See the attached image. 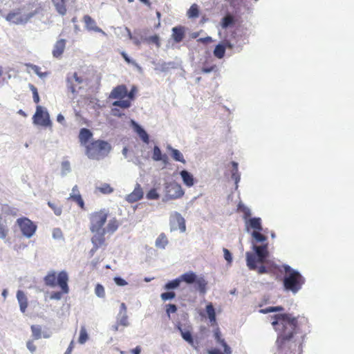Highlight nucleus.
Masks as SVG:
<instances>
[{
	"label": "nucleus",
	"instance_id": "nucleus-56",
	"mask_svg": "<svg viewBox=\"0 0 354 354\" xmlns=\"http://www.w3.org/2000/svg\"><path fill=\"white\" fill-rule=\"evenodd\" d=\"M48 205L50 207H51V209H53L55 215L59 216L62 214V209L59 207H57L54 203L48 202Z\"/></svg>",
	"mask_w": 354,
	"mask_h": 354
},
{
	"label": "nucleus",
	"instance_id": "nucleus-42",
	"mask_svg": "<svg viewBox=\"0 0 354 354\" xmlns=\"http://www.w3.org/2000/svg\"><path fill=\"white\" fill-rule=\"evenodd\" d=\"M198 13L199 10L198 6L196 4H193L187 11V16L189 18H196L198 16Z\"/></svg>",
	"mask_w": 354,
	"mask_h": 354
},
{
	"label": "nucleus",
	"instance_id": "nucleus-48",
	"mask_svg": "<svg viewBox=\"0 0 354 354\" xmlns=\"http://www.w3.org/2000/svg\"><path fill=\"white\" fill-rule=\"evenodd\" d=\"M95 294L100 298H104L105 296V291L103 286L97 283L95 288Z\"/></svg>",
	"mask_w": 354,
	"mask_h": 354
},
{
	"label": "nucleus",
	"instance_id": "nucleus-23",
	"mask_svg": "<svg viewBox=\"0 0 354 354\" xmlns=\"http://www.w3.org/2000/svg\"><path fill=\"white\" fill-rule=\"evenodd\" d=\"M198 276L193 272H185L179 277L181 282H185L187 284H193L197 280Z\"/></svg>",
	"mask_w": 354,
	"mask_h": 354
},
{
	"label": "nucleus",
	"instance_id": "nucleus-20",
	"mask_svg": "<svg viewBox=\"0 0 354 354\" xmlns=\"http://www.w3.org/2000/svg\"><path fill=\"white\" fill-rule=\"evenodd\" d=\"M180 175L182 178L183 183L190 187L194 185V178L193 175L186 169L180 171Z\"/></svg>",
	"mask_w": 354,
	"mask_h": 354
},
{
	"label": "nucleus",
	"instance_id": "nucleus-4",
	"mask_svg": "<svg viewBox=\"0 0 354 354\" xmlns=\"http://www.w3.org/2000/svg\"><path fill=\"white\" fill-rule=\"evenodd\" d=\"M252 250L254 254L247 252L246 264L250 270H254L257 269V263H263L268 258L269 252L268 250V244H263L261 246L252 243Z\"/></svg>",
	"mask_w": 354,
	"mask_h": 354
},
{
	"label": "nucleus",
	"instance_id": "nucleus-45",
	"mask_svg": "<svg viewBox=\"0 0 354 354\" xmlns=\"http://www.w3.org/2000/svg\"><path fill=\"white\" fill-rule=\"evenodd\" d=\"M127 319L128 317L127 314H118L117 316V322L123 326H128L129 324Z\"/></svg>",
	"mask_w": 354,
	"mask_h": 354
},
{
	"label": "nucleus",
	"instance_id": "nucleus-34",
	"mask_svg": "<svg viewBox=\"0 0 354 354\" xmlns=\"http://www.w3.org/2000/svg\"><path fill=\"white\" fill-rule=\"evenodd\" d=\"M206 313L211 323L216 322V312L212 303L206 306Z\"/></svg>",
	"mask_w": 354,
	"mask_h": 354
},
{
	"label": "nucleus",
	"instance_id": "nucleus-60",
	"mask_svg": "<svg viewBox=\"0 0 354 354\" xmlns=\"http://www.w3.org/2000/svg\"><path fill=\"white\" fill-rule=\"evenodd\" d=\"M62 292H53L50 296V299L60 300L62 299Z\"/></svg>",
	"mask_w": 354,
	"mask_h": 354
},
{
	"label": "nucleus",
	"instance_id": "nucleus-21",
	"mask_svg": "<svg viewBox=\"0 0 354 354\" xmlns=\"http://www.w3.org/2000/svg\"><path fill=\"white\" fill-rule=\"evenodd\" d=\"M172 38L176 42H180L185 37V28L183 26H176L172 28Z\"/></svg>",
	"mask_w": 354,
	"mask_h": 354
},
{
	"label": "nucleus",
	"instance_id": "nucleus-64",
	"mask_svg": "<svg viewBox=\"0 0 354 354\" xmlns=\"http://www.w3.org/2000/svg\"><path fill=\"white\" fill-rule=\"evenodd\" d=\"M207 354H225L224 352L222 353L219 349L218 348H213L211 350H209L207 351Z\"/></svg>",
	"mask_w": 354,
	"mask_h": 354
},
{
	"label": "nucleus",
	"instance_id": "nucleus-37",
	"mask_svg": "<svg viewBox=\"0 0 354 354\" xmlns=\"http://www.w3.org/2000/svg\"><path fill=\"white\" fill-rule=\"evenodd\" d=\"M213 53L216 57L222 59L224 57L225 53V46L222 43L217 44Z\"/></svg>",
	"mask_w": 354,
	"mask_h": 354
},
{
	"label": "nucleus",
	"instance_id": "nucleus-46",
	"mask_svg": "<svg viewBox=\"0 0 354 354\" xmlns=\"http://www.w3.org/2000/svg\"><path fill=\"white\" fill-rule=\"evenodd\" d=\"M176 297V293L173 291L167 290V292H162L160 295V298L163 301H168L174 299Z\"/></svg>",
	"mask_w": 354,
	"mask_h": 354
},
{
	"label": "nucleus",
	"instance_id": "nucleus-29",
	"mask_svg": "<svg viewBox=\"0 0 354 354\" xmlns=\"http://www.w3.org/2000/svg\"><path fill=\"white\" fill-rule=\"evenodd\" d=\"M119 224L118 221L113 218L109 220V223L106 227H104L105 233L113 234L114 233L118 228Z\"/></svg>",
	"mask_w": 354,
	"mask_h": 354
},
{
	"label": "nucleus",
	"instance_id": "nucleus-47",
	"mask_svg": "<svg viewBox=\"0 0 354 354\" xmlns=\"http://www.w3.org/2000/svg\"><path fill=\"white\" fill-rule=\"evenodd\" d=\"M146 197L149 200H157L160 198V195L157 192L156 188H153L147 193Z\"/></svg>",
	"mask_w": 354,
	"mask_h": 354
},
{
	"label": "nucleus",
	"instance_id": "nucleus-55",
	"mask_svg": "<svg viewBox=\"0 0 354 354\" xmlns=\"http://www.w3.org/2000/svg\"><path fill=\"white\" fill-rule=\"evenodd\" d=\"M239 209H242L244 212V218L246 219L248 217L251 216V211L249 208L245 207L243 204L239 205Z\"/></svg>",
	"mask_w": 354,
	"mask_h": 354
},
{
	"label": "nucleus",
	"instance_id": "nucleus-52",
	"mask_svg": "<svg viewBox=\"0 0 354 354\" xmlns=\"http://www.w3.org/2000/svg\"><path fill=\"white\" fill-rule=\"evenodd\" d=\"M145 40L147 42H149V43L155 44L157 47H160V41H159V37L158 35H153V36H150V37L146 38Z\"/></svg>",
	"mask_w": 354,
	"mask_h": 354
},
{
	"label": "nucleus",
	"instance_id": "nucleus-62",
	"mask_svg": "<svg viewBox=\"0 0 354 354\" xmlns=\"http://www.w3.org/2000/svg\"><path fill=\"white\" fill-rule=\"evenodd\" d=\"M111 113L112 115L119 118H121L124 115V113H122L117 108H112L111 110Z\"/></svg>",
	"mask_w": 354,
	"mask_h": 354
},
{
	"label": "nucleus",
	"instance_id": "nucleus-53",
	"mask_svg": "<svg viewBox=\"0 0 354 354\" xmlns=\"http://www.w3.org/2000/svg\"><path fill=\"white\" fill-rule=\"evenodd\" d=\"M223 251L224 259L226 260L227 263L230 264L232 262V253L230 252V251L229 250H227V248H223Z\"/></svg>",
	"mask_w": 354,
	"mask_h": 354
},
{
	"label": "nucleus",
	"instance_id": "nucleus-33",
	"mask_svg": "<svg viewBox=\"0 0 354 354\" xmlns=\"http://www.w3.org/2000/svg\"><path fill=\"white\" fill-rule=\"evenodd\" d=\"M181 283V281L179 279V277L173 279L171 281H169L167 283H165L164 288L166 290H171L177 289Z\"/></svg>",
	"mask_w": 354,
	"mask_h": 354
},
{
	"label": "nucleus",
	"instance_id": "nucleus-8",
	"mask_svg": "<svg viewBox=\"0 0 354 354\" xmlns=\"http://www.w3.org/2000/svg\"><path fill=\"white\" fill-rule=\"evenodd\" d=\"M84 68H80L78 71L68 73L66 80L68 88H75L79 84L86 83L89 80L88 76H84Z\"/></svg>",
	"mask_w": 354,
	"mask_h": 354
},
{
	"label": "nucleus",
	"instance_id": "nucleus-14",
	"mask_svg": "<svg viewBox=\"0 0 354 354\" xmlns=\"http://www.w3.org/2000/svg\"><path fill=\"white\" fill-rule=\"evenodd\" d=\"M214 336L217 344L223 347L224 353L225 354H232V349L226 343L225 340L222 338L221 333L219 328H216L214 331Z\"/></svg>",
	"mask_w": 354,
	"mask_h": 354
},
{
	"label": "nucleus",
	"instance_id": "nucleus-7",
	"mask_svg": "<svg viewBox=\"0 0 354 354\" xmlns=\"http://www.w3.org/2000/svg\"><path fill=\"white\" fill-rule=\"evenodd\" d=\"M32 120L35 124L42 127H50L52 124L48 112L46 109L41 106H37Z\"/></svg>",
	"mask_w": 354,
	"mask_h": 354
},
{
	"label": "nucleus",
	"instance_id": "nucleus-51",
	"mask_svg": "<svg viewBox=\"0 0 354 354\" xmlns=\"http://www.w3.org/2000/svg\"><path fill=\"white\" fill-rule=\"evenodd\" d=\"M177 310V306L174 304H169L166 305V313L169 317H170L171 313H175Z\"/></svg>",
	"mask_w": 354,
	"mask_h": 354
},
{
	"label": "nucleus",
	"instance_id": "nucleus-58",
	"mask_svg": "<svg viewBox=\"0 0 354 354\" xmlns=\"http://www.w3.org/2000/svg\"><path fill=\"white\" fill-rule=\"evenodd\" d=\"M115 283L119 286H124L127 284V282L121 277H115L113 279Z\"/></svg>",
	"mask_w": 354,
	"mask_h": 354
},
{
	"label": "nucleus",
	"instance_id": "nucleus-24",
	"mask_svg": "<svg viewBox=\"0 0 354 354\" xmlns=\"http://www.w3.org/2000/svg\"><path fill=\"white\" fill-rule=\"evenodd\" d=\"M168 151H171V158L178 162L185 163L183 153L178 149L173 148L171 145H168L167 147Z\"/></svg>",
	"mask_w": 354,
	"mask_h": 354
},
{
	"label": "nucleus",
	"instance_id": "nucleus-2",
	"mask_svg": "<svg viewBox=\"0 0 354 354\" xmlns=\"http://www.w3.org/2000/svg\"><path fill=\"white\" fill-rule=\"evenodd\" d=\"M283 268L286 272L283 279L284 290L296 294L301 288L305 279L297 270L292 269L290 266L283 265Z\"/></svg>",
	"mask_w": 354,
	"mask_h": 354
},
{
	"label": "nucleus",
	"instance_id": "nucleus-17",
	"mask_svg": "<svg viewBox=\"0 0 354 354\" xmlns=\"http://www.w3.org/2000/svg\"><path fill=\"white\" fill-rule=\"evenodd\" d=\"M84 21L88 30H93L96 32H101L104 35H106V33L96 26L95 21L90 16L85 15L84 17Z\"/></svg>",
	"mask_w": 354,
	"mask_h": 354
},
{
	"label": "nucleus",
	"instance_id": "nucleus-61",
	"mask_svg": "<svg viewBox=\"0 0 354 354\" xmlns=\"http://www.w3.org/2000/svg\"><path fill=\"white\" fill-rule=\"evenodd\" d=\"M53 237L55 239H59L62 237V231L59 228H55L53 232Z\"/></svg>",
	"mask_w": 354,
	"mask_h": 354
},
{
	"label": "nucleus",
	"instance_id": "nucleus-3",
	"mask_svg": "<svg viewBox=\"0 0 354 354\" xmlns=\"http://www.w3.org/2000/svg\"><path fill=\"white\" fill-rule=\"evenodd\" d=\"M111 149L112 147L107 141L97 140L86 146V154L90 159L100 160L108 156Z\"/></svg>",
	"mask_w": 354,
	"mask_h": 354
},
{
	"label": "nucleus",
	"instance_id": "nucleus-12",
	"mask_svg": "<svg viewBox=\"0 0 354 354\" xmlns=\"http://www.w3.org/2000/svg\"><path fill=\"white\" fill-rule=\"evenodd\" d=\"M68 276L66 271H61L57 277L56 285H58L63 293L67 294L69 292L68 286Z\"/></svg>",
	"mask_w": 354,
	"mask_h": 354
},
{
	"label": "nucleus",
	"instance_id": "nucleus-63",
	"mask_svg": "<svg viewBox=\"0 0 354 354\" xmlns=\"http://www.w3.org/2000/svg\"><path fill=\"white\" fill-rule=\"evenodd\" d=\"M167 62H163L161 64H158L159 69L161 71H166L167 70H168L169 68V66H167Z\"/></svg>",
	"mask_w": 354,
	"mask_h": 354
},
{
	"label": "nucleus",
	"instance_id": "nucleus-43",
	"mask_svg": "<svg viewBox=\"0 0 354 354\" xmlns=\"http://www.w3.org/2000/svg\"><path fill=\"white\" fill-rule=\"evenodd\" d=\"M69 198L73 200L74 202L77 203L78 205L83 208L84 206V202L81 196V195L78 194H70Z\"/></svg>",
	"mask_w": 354,
	"mask_h": 354
},
{
	"label": "nucleus",
	"instance_id": "nucleus-19",
	"mask_svg": "<svg viewBox=\"0 0 354 354\" xmlns=\"http://www.w3.org/2000/svg\"><path fill=\"white\" fill-rule=\"evenodd\" d=\"M93 133L86 128H82L79 133V139L82 145H86L88 140L92 138Z\"/></svg>",
	"mask_w": 354,
	"mask_h": 354
},
{
	"label": "nucleus",
	"instance_id": "nucleus-50",
	"mask_svg": "<svg viewBox=\"0 0 354 354\" xmlns=\"http://www.w3.org/2000/svg\"><path fill=\"white\" fill-rule=\"evenodd\" d=\"M98 189L102 194H111L113 192V189L107 183L102 184Z\"/></svg>",
	"mask_w": 354,
	"mask_h": 354
},
{
	"label": "nucleus",
	"instance_id": "nucleus-54",
	"mask_svg": "<svg viewBox=\"0 0 354 354\" xmlns=\"http://www.w3.org/2000/svg\"><path fill=\"white\" fill-rule=\"evenodd\" d=\"M121 55L127 63L132 64L135 65L139 70H141V68L137 64V63L134 60L131 59L125 52L122 51L121 53Z\"/></svg>",
	"mask_w": 354,
	"mask_h": 354
},
{
	"label": "nucleus",
	"instance_id": "nucleus-32",
	"mask_svg": "<svg viewBox=\"0 0 354 354\" xmlns=\"http://www.w3.org/2000/svg\"><path fill=\"white\" fill-rule=\"evenodd\" d=\"M168 244V240L165 234H160L156 240L155 245L157 248L160 249H165L166 245Z\"/></svg>",
	"mask_w": 354,
	"mask_h": 354
},
{
	"label": "nucleus",
	"instance_id": "nucleus-44",
	"mask_svg": "<svg viewBox=\"0 0 354 354\" xmlns=\"http://www.w3.org/2000/svg\"><path fill=\"white\" fill-rule=\"evenodd\" d=\"M88 339V335L87 333V331L86 330V328L84 326H82L80 332V337L78 342L80 344H84L87 339Z\"/></svg>",
	"mask_w": 354,
	"mask_h": 354
},
{
	"label": "nucleus",
	"instance_id": "nucleus-15",
	"mask_svg": "<svg viewBox=\"0 0 354 354\" xmlns=\"http://www.w3.org/2000/svg\"><path fill=\"white\" fill-rule=\"evenodd\" d=\"M94 233V235L91 238V243L93 245H97L99 246H102L105 243V238L104 235L106 234L104 230H97L95 232H92Z\"/></svg>",
	"mask_w": 354,
	"mask_h": 354
},
{
	"label": "nucleus",
	"instance_id": "nucleus-11",
	"mask_svg": "<svg viewBox=\"0 0 354 354\" xmlns=\"http://www.w3.org/2000/svg\"><path fill=\"white\" fill-rule=\"evenodd\" d=\"M144 192L139 183H136L133 191L128 194L125 199L129 203H135L143 198Z\"/></svg>",
	"mask_w": 354,
	"mask_h": 354
},
{
	"label": "nucleus",
	"instance_id": "nucleus-39",
	"mask_svg": "<svg viewBox=\"0 0 354 354\" xmlns=\"http://www.w3.org/2000/svg\"><path fill=\"white\" fill-rule=\"evenodd\" d=\"M112 105L113 106H119L122 109H128L131 106V104L129 100L120 99L114 101Z\"/></svg>",
	"mask_w": 354,
	"mask_h": 354
},
{
	"label": "nucleus",
	"instance_id": "nucleus-10",
	"mask_svg": "<svg viewBox=\"0 0 354 354\" xmlns=\"http://www.w3.org/2000/svg\"><path fill=\"white\" fill-rule=\"evenodd\" d=\"M21 231L24 236L30 238L35 234L37 226L28 218H21L17 219Z\"/></svg>",
	"mask_w": 354,
	"mask_h": 354
},
{
	"label": "nucleus",
	"instance_id": "nucleus-40",
	"mask_svg": "<svg viewBox=\"0 0 354 354\" xmlns=\"http://www.w3.org/2000/svg\"><path fill=\"white\" fill-rule=\"evenodd\" d=\"M71 171V164L69 161L65 160L62 162L61 165V176L62 177L66 176Z\"/></svg>",
	"mask_w": 354,
	"mask_h": 354
},
{
	"label": "nucleus",
	"instance_id": "nucleus-28",
	"mask_svg": "<svg viewBox=\"0 0 354 354\" xmlns=\"http://www.w3.org/2000/svg\"><path fill=\"white\" fill-rule=\"evenodd\" d=\"M234 23H235L234 17L232 15L227 14L222 18L221 22V26L223 29H226L228 27L234 25Z\"/></svg>",
	"mask_w": 354,
	"mask_h": 354
},
{
	"label": "nucleus",
	"instance_id": "nucleus-41",
	"mask_svg": "<svg viewBox=\"0 0 354 354\" xmlns=\"http://www.w3.org/2000/svg\"><path fill=\"white\" fill-rule=\"evenodd\" d=\"M31 331L35 339H39L41 337V326L39 325H32Z\"/></svg>",
	"mask_w": 354,
	"mask_h": 354
},
{
	"label": "nucleus",
	"instance_id": "nucleus-49",
	"mask_svg": "<svg viewBox=\"0 0 354 354\" xmlns=\"http://www.w3.org/2000/svg\"><path fill=\"white\" fill-rule=\"evenodd\" d=\"M252 236L257 242L259 243H263L267 239L266 236L259 234V232H252Z\"/></svg>",
	"mask_w": 354,
	"mask_h": 354
},
{
	"label": "nucleus",
	"instance_id": "nucleus-26",
	"mask_svg": "<svg viewBox=\"0 0 354 354\" xmlns=\"http://www.w3.org/2000/svg\"><path fill=\"white\" fill-rule=\"evenodd\" d=\"M65 48V40L60 39L56 42L54 46V49L53 50V55L55 57H58L60 56Z\"/></svg>",
	"mask_w": 354,
	"mask_h": 354
},
{
	"label": "nucleus",
	"instance_id": "nucleus-1",
	"mask_svg": "<svg viewBox=\"0 0 354 354\" xmlns=\"http://www.w3.org/2000/svg\"><path fill=\"white\" fill-rule=\"evenodd\" d=\"M272 324L277 333L275 342L277 348L274 354H293L297 346V319L289 315L280 314L276 316Z\"/></svg>",
	"mask_w": 354,
	"mask_h": 354
},
{
	"label": "nucleus",
	"instance_id": "nucleus-38",
	"mask_svg": "<svg viewBox=\"0 0 354 354\" xmlns=\"http://www.w3.org/2000/svg\"><path fill=\"white\" fill-rule=\"evenodd\" d=\"M44 282L46 285L50 286V287H55L56 286V276L55 272H52L50 273H48L45 277H44Z\"/></svg>",
	"mask_w": 354,
	"mask_h": 354
},
{
	"label": "nucleus",
	"instance_id": "nucleus-13",
	"mask_svg": "<svg viewBox=\"0 0 354 354\" xmlns=\"http://www.w3.org/2000/svg\"><path fill=\"white\" fill-rule=\"evenodd\" d=\"M131 126L139 136L142 142L148 144L149 142V136L143 127L133 120H131Z\"/></svg>",
	"mask_w": 354,
	"mask_h": 354
},
{
	"label": "nucleus",
	"instance_id": "nucleus-31",
	"mask_svg": "<svg viewBox=\"0 0 354 354\" xmlns=\"http://www.w3.org/2000/svg\"><path fill=\"white\" fill-rule=\"evenodd\" d=\"M65 2L66 1L62 0H53V3L57 11L62 15H64L66 13V9L64 5Z\"/></svg>",
	"mask_w": 354,
	"mask_h": 354
},
{
	"label": "nucleus",
	"instance_id": "nucleus-9",
	"mask_svg": "<svg viewBox=\"0 0 354 354\" xmlns=\"http://www.w3.org/2000/svg\"><path fill=\"white\" fill-rule=\"evenodd\" d=\"M165 198L170 199H176L184 195L182 187L176 182L165 183Z\"/></svg>",
	"mask_w": 354,
	"mask_h": 354
},
{
	"label": "nucleus",
	"instance_id": "nucleus-16",
	"mask_svg": "<svg viewBox=\"0 0 354 354\" xmlns=\"http://www.w3.org/2000/svg\"><path fill=\"white\" fill-rule=\"evenodd\" d=\"M17 299L18 301L21 312L24 313L28 307V298L24 291L21 290H17Z\"/></svg>",
	"mask_w": 354,
	"mask_h": 354
},
{
	"label": "nucleus",
	"instance_id": "nucleus-5",
	"mask_svg": "<svg viewBox=\"0 0 354 354\" xmlns=\"http://www.w3.org/2000/svg\"><path fill=\"white\" fill-rule=\"evenodd\" d=\"M37 13V12L36 10L27 12L25 10V7H23L9 12L6 17V19L16 25H24Z\"/></svg>",
	"mask_w": 354,
	"mask_h": 354
},
{
	"label": "nucleus",
	"instance_id": "nucleus-30",
	"mask_svg": "<svg viewBox=\"0 0 354 354\" xmlns=\"http://www.w3.org/2000/svg\"><path fill=\"white\" fill-rule=\"evenodd\" d=\"M28 68L29 73H33L38 75L40 78L43 79L48 75L47 72H41V68L34 64H28Z\"/></svg>",
	"mask_w": 354,
	"mask_h": 354
},
{
	"label": "nucleus",
	"instance_id": "nucleus-35",
	"mask_svg": "<svg viewBox=\"0 0 354 354\" xmlns=\"http://www.w3.org/2000/svg\"><path fill=\"white\" fill-rule=\"evenodd\" d=\"M127 95V90H112L109 97L113 99H124Z\"/></svg>",
	"mask_w": 354,
	"mask_h": 354
},
{
	"label": "nucleus",
	"instance_id": "nucleus-36",
	"mask_svg": "<svg viewBox=\"0 0 354 354\" xmlns=\"http://www.w3.org/2000/svg\"><path fill=\"white\" fill-rule=\"evenodd\" d=\"M175 220L177 222L178 229L181 232L186 230L185 221L184 218L178 212H175Z\"/></svg>",
	"mask_w": 354,
	"mask_h": 354
},
{
	"label": "nucleus",
	"instance_id": "nucleus-57",
	"mask_svg": "<svg viewBox=\"0 0 354 354\" xmlns=\"http://www.w3.org/2000/svg\"><path fill=\"white\" fill-rule=\"evenodd\" d=\"M231 178L234 180L235 189H236L238 188V183L241 180V175L239 172L232 173Z\"/></svg>",
	"mask_w": 354,
	"mask_h": 354
},
{
	"label": "nucleus",
	"instance_id": "nucleus-18",
	"mask_svg": "<svg viewBox=\"0 0 354 354\" xmlns=\"http://www.w3.org/2000/svg\"><path fill=\"white\" fill-rule=\"evenodd\" d=\"M152 159L154 161H162L165 165L168 162L167 154L162 153L160 147L156 145L153 147Z\"/></svg>",
	"mask_w": 354,
	"mask_h": 354
},
{
	"label": "nucleus",
	"instance_id": "nucleus-6",
	"mask_svg": "<svg viewBox=\"0 0 354 354\" xmlns=\"http://www.w3.org/2000/svg\"><path fill=\"white\" fill-rule=\"evenodd\" d=\"M107 216L108 212L105 210H101L92 214L90 216L91 231L95 232L97 230H104V227H103V226L106 221Z\"/></svg>",
	"mask_w": 354,
	"mask_h": 354
},
{
	"label": "nucleus",
	"instance_id": "nucleus-59",
	"mask_svg": "<svg viewBox=\"0 0 354 354\" xmlns=\"http://www.w3.org/2000/svg\"><path fill=\"white\" fill-rule=\"evenodd\" d=\"M26 347L30 351V353H33L36 351V346L33 344L32 340H28L26 342Z\"/></svg>",
	"mask_w": 354,
	"mask_h": 354
},
{
	"label": "nucleus",
	"instance_id": "nucleus-22",
	"mask_svg": "<svg viewBox=\"0 0 354 354\" xmlns=\"http://www.w3.org/2000/svg\"><path fill=\"white\" fill-rule=\"evenodd\" d=\"M246 225L252 228L254 232H261L263 228L261 226V220L259 217H253L246 221Z\"/></svg>",
	"mask_w": 354,
	"mask_h": 354
},
{
	"label": "nucleus",
	"instance_id": "nucleus-25",
	"mask_svg": "<svg viewBox=\"0 0 354 354\" xmlns=\"http://www.w3.org/2000/svg\"><path fill=\"white\" fill-rule=\"evenodd\" d=\"M177 328L180 331L183 339L189 344L193 345L194 339L192 333L189 330L183 329L180 324L177 325Z\"/></svg>",
	"mask_w": 354,
	"mask_h": 354
},
{
	"label": "nucleus",
	"instance_id": "nucleus-27",
	"mask_svg": "<svg viewBox=\"0 0 354 354\" xmlns=\"http://www.w3.org/2000/svg\"><path fill=\"white\" fill-rule=\"evenodd\" d=\"M194 283L196 284V289H197L201 294L203 295L206 292V286L207 283L203 277H198Z\"/></svg>",
	"mask_w": 354,
	"mask_h": 354
}]
</instances>
